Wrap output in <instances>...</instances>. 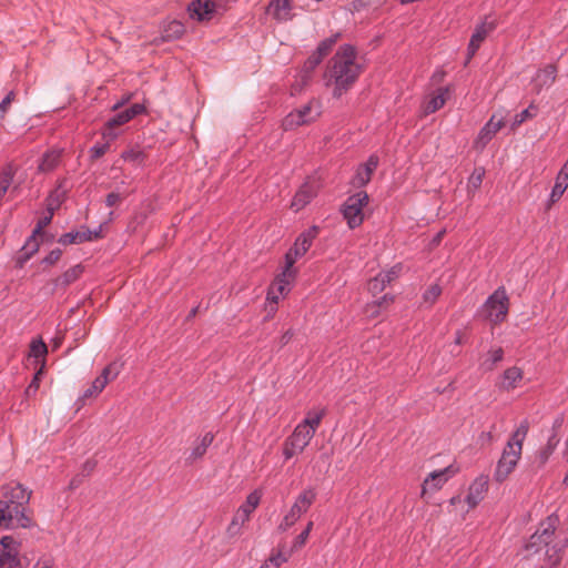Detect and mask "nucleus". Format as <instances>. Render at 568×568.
Returning a JSON list of instances; mask_svg holds the SVG:
<instances>
[{
	"label": "nucleus",
	"mask_w": 568,
	"mask_h": 568,
	"mask_svg": "<svg viewBox=\"0 0 568 568\" xmlns=\"http://www.w3.org/2000/svg\"><path fill=\"white\" fill-rule=\"evenodd\" d=\"M301 256H303V254L298 251V248H295V246L290 248L288 252L285 254V268L283 272H288L291 276H294L295 271L293 270V265L295 264L296 260Z\"/></svg>",
	"instance_id": "obj_41"
},
{
	"label": "nucleus",
	"mask_w": 568,
	"mask_h": 568,
	"mask_svg": "<svg viewBox=\"0 0 568 568\" xmlns=\"http://www.w3.org/2000/svg\"><path fill=\"white\" fill-rule=\"evenodd\" d=\"M185 32V27L182 22L173 20L168 22L162 30V41H172L180 39Z\"/></svg>",
	"instance_id": "obj_25"
},
{
	"label": "nucleus",
	"mask_w": 568,
	"mask_h": 568,
	"mask_svg": "<svg viewBox=\"0 0 568 568\" xmlns=\"http://www.w3.org/2000/svg\"><path fill=\"white\" fill-rule=\"evenodd\" d=\"M355 60V48L351 44H344L329 61L324 73V81L326 87L333 88V98H342L358 79L362 68Z\"/></svg>",
	"instance_id": "obj_1"
},
{
	"label": "nucleus",
	"mask_w": 568,
	"mask_h": 568,
	"mask_svg": "<svg viewBox=\"0 0 568 568\" xmlns=\"http://www.w3.org/2000/svg\"><path fill=\"white\" fill-rule=\"evenodd\" d=\"M394 302V296L392 295H384L381 300L374 302L373 304L367 306V312H371V315L375 316L378 314V308L381 307H387Z\"/></svg>",
	"instance_id": "obj_45"
},
{
	"label": "nucleus",
	"mask_w": 568,
	"mask_h": 568,
	"mask_svg": "<svg viewBox=\"0 0 568 568\" xmlns=\"http://www.w3.org/2000/svg\"><path fill=\"white\" fill-rule=\"evenodd\" d=\"M537 106L531 103L527 109L521 111L520 113L516 114L514 118V122L511 124L513 129H516L520 124H523L526 120L532 119L537 114Z\"/></svg>",
	"instance_id": "obj_38"
},
{
	"label": "nucleus",
	"mask_w": 568,
	"mask_h": 568,
	"mask_svg": "<svg viewBox=\"0 0 568 568\" xmlns=\"http://www.w3.org/2000/svg\"><path fill=\"white\" fill-rule=\"evenodd\" d=\"M48 353L47 345L42 339H33L30 344V356L34 358H44Z\"/></svg>",
	"instance_id": "obj_42"
},
{
	"label": "nucleus",
	"mask_w": 568,
	"mask_h": 568,
	"mask_svg": "<svg viewBox=\"0 0 568 568\" xmlns=\"http://www.w3.org/2000/svg\"><path fill=\"white\" fill-rule=\"evenodd\" d=\"M494 29L495 24L493 22H483L476 27L468 44L466 63L469 62V60L475 55L481 42Z\"/></svg>",
	"instance_id": "obj_15"
},
{
	"label": "nucleus",
	"mask_w": 568,
	"mask_h": 568,
	"mask_svg": "<svg viewBox=\"0 0 568 568\" xmlns=\"http://www.w3.org/2000/svg\"><path fill=\"white\" fill-rule=\"evenodd\" d=\"M504 126V119L496 120V115H493L490 120L481 128L478 136L474 141V148L478 151H483L488 142L496 135V133Z\"/></svg>",
	"instance_id": "obj_9"
},
{
	"label": "nucleus",
	"mask_w": 568,
	"mask_h": 568,
	"mask_svg": "<svg viewBox=\"0 0 568 568\" xmlns=\"http://www.w3.org/2000/svg\"><path fill=\"white\" fill-rule=\"evenodd\" d=\"M110 148L109 143L95 144L91 148V158L97 160L103 156Z\"/></svg>",
	"instance_id": "obj_56"
},
{
	"label": "nucleus",
	"mask_w": 568,
	"mask_h": 568,
	"mask_svg": "<svg viewBox=\"0 0 568 568\" xmlns=\"http://www.w3.org/2000/svg\"><path fill=\"white\" fill-rule=\"evenodd\" d=\"M523 369L517 366H513L504 371L499 382L497 383V386L501 390L509 392L515 389L523 381Z\"/></svg>",
	"instance_id": "obj_16"
},
{
	"label": "nucleus",
	"mask_w": 568,
	"mask_h": 568,
	"mask_svg": "<svg viewBox=\"0 0 568 568\" xmlns=\"http://www.w3.org/2000/svg\"><path fill=\"white\" fill-rule=\"evenodd\" d=\"M61 161V151L60 150H50L45 152L38 165V171L41 173H49L53 171Z\"/></svg>",
	"instance_id": "obj_21"
},
{
	"label": "nucleus",
	"mask_w": 568,
	"mask_h": 568,
	"mask_svg": "<svg viewBox=\"0 0 568 568\" xmlns=\"http://www.w3.org/2000/svg\"><path fill=\"white\" fill-rule=\"evenodd\" d=\"M213 442V435L211 433L205 434L200 442L192 448L191 454L187 458L190 463L201 458L207 450L209 446Z\"/></svg>",
	"instance_id": "obj_33"
},
{
	"label": "nucleus",
	"mask_w": 568,
	"mask_h": 568,
	"mask_svg": "<svg viewBox=\"0 0 568 568\" xmlns=\"http://www.w3.org/2000/svg\"><path fill=\"white\" fill-rule=\"evenodd\" d=\"M16 99V93L13 91H10L6 98L0 102V120H3L6 116V113L8 112L11 103Z\"/></svg>",
	"instance_id": "obj_51"
},
{
	"label": "nucleus",
	"mask_w": 568,
	"mask_h": 568,
	"mask_svg": "<svg viewBox=\"0 0 568 568\" xmlns=\"http://www.w3.org/2000/svg\"><path fill=\"white\" fill-rule=\"evenodd\" d=\"M250 519L245 517L244 513L235 511L231 523L229 524L226 528V535L230 538L237 537L242 534V527Z\"/></svg>",
	"instance_id": "obj_30"
},
{
	"label": "nucleus",
	"mask_w": 568,
	"mask_h": 568,
	"mask_svg": "<svg viewBox=\"0 0 568 568\" xmlns=\"http://www.w3.org/2000/svg\"><path fill=\"white\" fill-rule=\"evenodd\" d=\"M99 233L95 232L94 234L91 231H84V232H69L63 234L59 239V243L62 245H69V244H77V243H83L85 241H90L93 237H98Z\"/></svg>",
	"instance_id": "obj_24"
},
{
	"label": "nucleus",
	"mask_w": 568,
	"mask_h": 568,
	"mask_svg": "<svg viewBox=\"0 0 568 568\" xmlns=\"http://www.w3.org/2000/svg\"><path fill=\"white\" fill-rule=\"evenodd\" d=\"M290 558V555L284 554L282 550H278L275 554H272L270 558L260 567V568H280L282 564L286 562Z\"/></svg>",
	"instance_id": "obj_39"
},
{
	"label": "nucleus",
	"mask_w": 568,
	"mask_h": 568,
	"mask_svg": "<svg viewBox=\"0 0 568 568\" xmlns=\"http://www.w3.org/2000/svg\"><path fill=\"white\" fill-rule=\"evenodd\" d=\"M448 95L447 88H439L436 92L429 98V100L424 105V113L430 114L439 110L446 103Z\"/></svg>",
	"instance_id": "obj_22"
},
{
	"label": "nucleus",
	"mask_w": 568,
	"mask_h": 568,
	"mask_svg": "<svg viewBox=\"0 0 568 568\" xmlns=\"http://www.w3.org/2000/svg\"><path fill=\"white\" fill-rule=\"evenodd\" d=\"M402 271L400 264L394 265L388 271L378 273L381 277L384 280V282L388 285L394 280H396L399 276V273Z\"/></svg>",
	"instance_id": "obj_48"
},
{
	"label": "nucleus",
	"mask_w": 568,
	"mask_h": 568,
	"mask_svg": "<svg viewBox=\"0 0 568 568\" xmlns=\"http://www.w3.org/2000/svg\"><path fill=\"white\" fill-rule=\"evenodd\" d=\"M314 429L305 428L304 425H297L290 437L291 445L297 449L304 450L314 437Z\"/></svg>",
	"instance_id": "obj_19"
},
{
	"label": "nucleus",
	"mask_w": 568,
	"mask_h": 568,
	"mask_svg": "<svg viewBox=\"0 0 568 568\" xmlns=\"http://www.w3.org/2000/svg\"><path fill=\"white\" fill-rule=\"evenodd\" d=\"M293 277L294 276H291L288 272H282L270 286L267 292V301L272 304L271 312L276 311L274 305L277 304L281 296L288 292V285Z\"/></svg>",
	"instance_id": "obj_10"
},
{
	"label": "nucleus",
	"mask_w": 568,
	"mask_h": 568,
	"mask_svg": "<svg viewBox=\"0 0 568 568\" xmlns=\"http://www.w3.org/2000/svg\"><path fill=\"white\" fill-rule=\"evenodd\" d=\"M558 523L559 519L555 515L547 517L546 520L540 523L539 528L530 536L525 546L526 558L537 556L539 559H548L551 564L558 560L554 558L557 556L559 549L556 545H551Z\"/></svg>",
	"instance_id": "obj_3"
},
{
	"label": "nucleus",
	"mask_w": 568,
	"mask_h": 568,
	"mask_svg": "<svg viewBox=\"0 0 568 568\" xmlns=\"http://www.w3.org/2000/svg\"><path fill=\"white\" fill-rule=\"evenodd\" d=\"M567 187H568V173H566L564 171H559L556 176L555 185L550 193L548 206H550L551 204L559 201L560 197L562 196V194L565 193V191L567 190Z\"/></svg>",
	"instance_id": "obj_23"
},
{
	"label": "nucleus",
	"mask_w": 568,
	"mask_h": 568,
	"mask_svg": "<svg viewBox=\"0 0 568 568\" xmlns=\"http://www.w3.org/2000/svg\"><path fill=\"white\" fill-rule=\"evenodd\" d=\"M293 336H294V332H293V329H291V328H290V329H287V331H286V332L281 336V338H280V346H281V347H283V346L287 345V344L291 342V339L293 338Z\"/></svg>",
	"instance_id": "obj_63"
},
{
	"label": "nucleus",
	"mask_w": 568,
	"mask_h": 568,
	"mask_svg": "<svg viewBox=\"0 0 568 568\" xmlns=\"http://www.w3.org/2000/svg\"><path fill=\"white\" fill-rule=\"evenodd\" d=\"M83 273V266L77 264L67 270L62 275L53 280V292L65 290L70 284L74 283Z\"/></svg>",
	"instance_id": "obj_18"
},
{
	"label": "nucleus",
	"mask_w": 568,
	"mask_h": 568,
	"mask_svg": "<svg viewBox=\"0 0 568 568\" xmlns=\"http://www.w3.org/2000/svg\"><path fill=\"white\" fill-rule=\"evenodd\" d=\"M504 358V349L501 347H491L485 355L483 362L480 363V367L490 372L494 371L496 365L501 362Z\"/></svg>",
	"instance_id": "obj_26"
},
{
	"label": "nucleus",
	"mask_w": 568,
	"mask_h": 568,
	"mask_svg": "<svg viewBox=\"0 0 568 568\" xmlns=\"http://www.w3.org/2000/svg\"><path fill=\"white\" fill-rule=\"evenodd\" d=\"M97 466V462L93 460V459H88L84 464H83V468H82V473L83 475H90L94 468Z\"/></svg>",
	"instance_id": "obj_62"
},
{
	"label": "nucleus",
	"mask_w": 568,
	"mask_h": 568,
	"mask_svg": "<svg viewBox=\"0 0 568 568\" xmlns=\"http://www.w3.org/2000/svg\"><path fill=\"white\" fill-rule=\"evenodd\" d=\"M317 235V227L313 226L306 232L302 233L295 241L294 246L304 255L312 245L313 240Z\"/></svg>",
	"instance_id": "obj_31"
},
{
	"label": "nucleus",
	"mask_w": 568,
	"mask_h": 568,
	"mask_svg": "<svg viewBox=\"0 0 568 568\" xmlns=\"http://www.w3.org/2000/svg\"><path fill=\"white\" fill-rule=\"evenodd\" d=\"M325 415H326L325 408L310 410V412H307L305 419L302 423H300L298 425H304L305 428L314 429V434H315L317 427L320 426V424Z\"/></svg>",
	"instance_id": "obj_35"
},
{
	"label": "nucleus",
	"mask_w": 568,
	"mask_h": 568,
	"mask_svg": "<svg viewBox=\"0 0 568 568\" xmlns=\"http://www.w3.org/2000/svg\"><path fill=\"white\" fill-rule=\"evenodd\" d=\"M34 568H53V560L50 558H41L37 561Z\"/></svg>",
	"instance_id": "obj_64"
},
{
	"label": "nucleus",
	"mask_w": 568,
	"mask_h": 568,
	"mask_svg": "<svg viewBox=\"0 0 568 568\" xmlns=\"http://www.w3.org/2000/svg\"><path fill=\"white\" fill-rule=\"evenodd\" d=\"M559 443V439L557 437L556 434H552L546 446L540 450L539 453V459H540V463L544 465L547 463V460L549 459V457L551 456V454L555 452L557 445Z\"/></svg>",
	"instance_id": "obj_37"
},
{
	"label": "nucleus",
	"mask_w": 568,
	"mask_h": 568,
	"mask_svg": "<svg viewBox=\"0 0 568 568\" xmlns=\"http://www.w3.org/2000/svg\"><path fill=\"white\" fill-rule=\"evenodd\" d=\"M452 466L446 467L442 470L433 471L423 483L422 497H424L428 490H438L448 480Z\"/></svg>",
	"instance_id": "obj_17"
},
{
	"label": "nucleus",
	"mask_w": 568,
	"mask_h": 568,
	"mask_svg": "<svg viewBox=\"0 0 568 568\" xmlns=\"http://www.w3.org/2000/svg\"><path fill=\"white\" fill-rule=\"evenodd\" d=\"M61 255L62 251L60 248H54L43 258V263L53 265L60 260Z\"/></svg>",
	"instance_id": "obj_60"
},
{
	"label": "nucleus",
	"mask_w": 568,
	"mask_h": 568,
	"mask_svg": "<svg viewBox=\"0 0 568 568\" xmlns=\"http://www.w3.org/2000/svg\"><path fill=\"white\" fill-rule=\"evenodd\" d=\"M387 284L384 282L379 274H377L368 282V291L374 295L383 292Z\"/></svg>",
	"instance_id": "obj_47"
},
{
	"label": "nucleus",
	"mask_w": 568,
	"mask_h": 568,
	"mask_svg": "<svg viewBox=\"0 0 568 568\" xmlns=\"http://www.w3.org/2000/svg\"><path fill=\"white\" fill-rule=\"evenodd\" d=\"M113 367V364L105 366L101 375L92 382L93 388L99 393H101L105 386L118 376L119 372L114 371Z\"/></svg>",
	"instance_id": "obj_27"
},
{
	"label": "nucleus",
	"mask_w": 568,
	"mask_h": 568,
	"mask_svg": "<svg viewBox=\"0 0 568 568\" xmlns=\"http://www.w3.org/2000/svg\"><path fill=\"white\" fill-rule=\"evenodd\" d=\"M489 478L487 475H479L469 486L466 503L469 508H475L488 491Z\"/></svg>",
	"instance_id": "obj_11"
},
{
	"label": "nucleus",
	"mask_w": 568,
	"mask_h": 568,
	"mask_svg": "<svg viewBox=\"0 0 568 568\" xmlns=\"http://www.w3.org/2000/svg\"><path fill=\"white\" fill-rule=\"evenodd\" d=\"M442 294V287L438 284L430 285L423 294V301L433 305Z\"/></svg>",
	"instance_id": "obj_44"
},
{
	"label": "nucleus",
	"mask_w": 568,
	"mask_h": 568,
	"mask_svg": "<svg viewBox=\"0 0 568 568\" xmlns=\"http://www.w3.org/2000/svg\"><path fill=\"white\" fill-rule=\"evenodd\" d=\"M216 4L211 0H194L187 6V12L192 19L209 21L213 18Z\"/></svg>",
	"instance_id": "obj_13"
},
{
	"label": "nucleus",
	"mask_w": 568,
	"mask_h": 568,
	"mask_svg": "<svg viewBox=\"0 0 568 568\" xmlns=\"http://www.w3.org/2000/svg\"><path fill=\"white\" fill-rule=\"evenodd\" d=\"M484 310L486 317L493 324L503 323L508 314L509 298L507 296L505 287H498L485 302Z\"/></svg>",
	"instance_id": "obj_5"
},
{
	"label": "nucleus",
	"mask_w": 568,
	"mask_h": 568,
	"mask_svg": "<svg viewBox=\"0 0 568 568\" xmlns=\"http://www.w3.org/2000/svg\"><path fill=\"white\" fill-rule=\"evenodd\" d=\"M145 112V106L140 103H134L130 108L116 113L114 116L108 120L103 130V136L109 139H115L116 133L113 131L115 128L121 126L139 114Z\"/></svg>",
	"instance_id": "obj_7"
},
{
	"label": "nucleus",
	"mask_w": 568,
	"mask_h": 568,
	"mask_svg": "<svg viewBox=\"0 0 568 568\" xmlns=\"http://www.w3.org/2000/svg\"><path fill=\"white\" fill-rule=\"evenodd\" d=\"M485 175V170L483 168L475 169L469 178V185L474 189H478Z\"/></svg>",
	"instance_id": "obj_49"
},
{
	"label": "nucleus",
	"mask_w": 568,
	"mask_h": 568,
	"mask_svg": "<svg viewBox=\"0 0 568 568\" xmlns=\"http://www.w3.org/2000/svg\"><path fill=\"white\" fill-rule=\"evenodd\" d=\"M338 37H339V34H335L327 39H324L323 41L320 42L315 52L321 54V57L325 58L331 52V50L334 47V44L336 43Z\"/></svg>",
	"instance_id": "obj_43"
},
{
	"label": "nucleus",
	"mask_w": 568,
	"mask_h": 568,
	"mask_svg": "<svg viewBox=\"0 0 568 568\" xmlns=\"http://www.w3.org/2000/svg\"><path fill=\"white\" fill-rule=\"evenodd\" d=\"M298 519L293 516L291 513H287L281 524L278 525V530L286 531L288 528H291Z\"/></svg>",
	"instance_id": "obj_57"
},
{
	"label": "nucleus",
	"mask_w": 568,
	"mask_h": 568,
	"mask_svg": "<svg viewBox=\"0 0 568 568\" xmlns=\"http://www.w3.org/2000/svg\"><path fill=\"white\" fill-rule=\"evenodd\" d=\"M144 158V154L141 150L138 149H131L128 151H124L122 153V159L130 162H139L142 161Z\"/></svg>",
	"instance_id": "obj_53"
},
{
	"label": "nucleus",
	"mask_w": 568,
	"mask_h": 568,
	"mask_svg": "<svg viewBox=\"0 0 568 568\" xmlns=\"http://www.w3.org/2000/svg\"><path fill=\"white\" fill-rule=\"evenodd\" d=\"M301 256H303V254L298 251V248H295V246L290 248L288 252L285 254V268L283 272H288L291 276H294L295 271L293 270V265L295 264L296 260Z\"/></svg>",
	"instance_id": "obj_40"
},
{
	"label": "nucleus",
	"mask_w": 568,
	"mask_h": 568,
	"mask_svg": "<svg viewBox=\"0 0 568 568\" xmlns=\"http://www.w3.org/2000/svg\"><path fill=\"white\" fill-rule=\"evenodd\" d=\"M50 212H49V215L40 219L37 223V226L36 229L33 230L32 234L33 236H38V235H41L42 234V230L48 225L50 224L51 220H52V210L49 207Z\"/></svg>",
	"instance_id": "obj_54"
},
{
	"label": "nucleus",
	"mask_w": 568,
	"mask_h": 568,
	"mask_svg": "<svg viewBox=\"0 0 568 568\" xmlns=\"http://www.w3.org/2000/svg\"><path fill=\"white\" fill-rule=\"evenodd\" d=\"M305 124H307L306 120H304V118L301 114H298V112L296 110H293L292 112H290L282 121V128L285 131L295 130L298 126L305 125Z\"/></svg>",
	"instance_id": "obj_36"
},
{
	"label": "nucleus",
	"mask_w": 568,
	"mask_h": 568,
	"mask_svg": "<svg viewBox=\"0 0 568 568\" xmlns=\"http://www.w3.org/2000/svg\"><path fill=\"white\" fill-rule=\"evenodd\" d=\"M371 179L372 174L359 166L353 178V185L356 187L365 186L371 181Z\"/></svg>",
	"instance_id": "obj_46"
},
{
	"label": "nucleus",
	"mask_w": 568,
	"mask_h": 568,
	"mask_svg": "<svg viewBox=\"0 0 568 568\" xmlns=\"http://www.w3.org/2000/svg\"><path fill=\"white\" fill-rule=\"evenodd\" d=\"M43 374V367H41L33 376L31 383L26 389V395L31 396L34 395L39 388L40 385V377Z\"/></svg>",
	"instance_id": "obj_52"
},
{
	"label": "nucleus",
	"mask_w": 568,
	"mask_h": 568,
	"mask_svg": "<svg viewBox=\"0 0 568 568\" xmlns=\"http://www.w3.org/2000/svg\"><path fill=\"white\" fill-rule=\"evenodd\" d=\"M123 199L124 197L120 193L111 192L106 195L105 204L106 206L112 207L122 202Z\"/></svg>",
	"instance_id": "obj_61"
},
{
	"label": "nucleus",
	"mask_w": 568,
	"mask_h": 568,
	"mask_svg": "<svg viewBox=\"0 0 568 568\" xmlns=\"http://www.w3.org/2000/svg\"><path fill=\"white\" fill-rule=\"evenodd\" d=\"M298 114H301L306 123L314 122L321 115V105L316 100H311L305 105L296 109Z\"/></svg>",
	"instance_id": "obj_29"
},
{
	"label": "nucleus",
	"mask_w": 568,
	"mask_h": 568,
	"mask_svg": "<svg viewBox=\"0 0 568 568\" xmlns=\"http://www.w3.org/2000/svg\"><path fill=\"white\" fill-rule=\"evenodd\" d=\"M528 430L529 423L524 419L507 442L494 473L497 483L505 481L517 466Z\"/></svg>",
	"instance_id": "obj_4"
},
{
	"label": "nucleus",
	"mask_w": 568,
	"mask_h": 568,
	"mask_svg": "<svg viewBox=\"0 0 568 568\" xmlns=\"http://www.w3.org/2000/svg\"><path fill=\"white\" fill-rule=\"evenodd\" d=\"M292 7L290 0H274L268 6V13L278 21H287L292 19Z\"/></svg>",
	"instance_id": "obj_20"
},
{
	"label": "nucleus",
	"mask_w": 568,
	"mask_h": 568,
	"mask_svg": "<svg viewBox=\"0 0 568 568\" xmlns=\"http://www.w3.org/2000/svg\"><path fill=\"white\" fill-rule=\"evenodd\" d=\"M378 166V158L376 155H371L368 160L361 165V168L365 169L368 173L373 175L375 170Z\"/></svg>",
	"instance_id": "obj_58"
},
{
	"label": "nucleus",
	"mask_w": 568,
	"mask_h": 568,
	"mask_svg": "<svg viewBox=\"0 0 568 568\" xmlns=\"http://www.w3.org/2000/svg\"><path fill=\"white\" fill-rule=\"evenodd\" d=\"M30 500L28 493L20 484L11 488L9 495L0 500V524L30 528L32 518L26 513V505Z\"/></svg>",
	"instance_id": "obj_2"
},
{
	"label": "nucleus",
	"mask_w": 568,
	"mask_h": 568,
	"mask_svg": "<svg viewBox=\"0 0 568 568\" xmlns=\"http://www.w3.org/2000/svg\"><path fill=\"white\" fill-rule=\"evenodd\" d=\"M317 194V185L314 182H305L295 193L291 207L298 212L304 209Z\"/></svg>",
	"instance_id": "obj_14"
},
{
	"label": "nucleus",
	"mask_w": 568,
	"mask_h": 568,
	"mask_svg": "<svg viewBox=\"0 0 568 568\" xmlns=\"http://www.w3.org/2000/svg\"><path fill=\"white\" fill-rule=\"evenodd\" d=\"M0 568H23L19 558V544L11 536L0 539Z\"/></svg>",
	"instance_id": "obj_8"
},
{
	"label": "nucleus",
	"mask_w": 568,
	"mask_h": 568,
	"mask_svg": "<svg viewBox=\"0 0 568 568\" xmlns=\"http://www.w3.org/2000/svg\"><path fill=\"white\" fill-rule=\"evenodd\" d=\"M308 535H307V531H302L294 540L293 545H292V548L290 550V552L287 555H292V552L301 549L307 541L308 539Z\"/></svg>",
	"instance_id": "obj_55"
},
{
	"label": "nucleus",
	"mask_w": 568,
	"mask_h": 568,
	"mask_svg": "<svg viewBox=\"0 0 568 568\" xmlns=\"http://www.w3.org/2000/svg\"><path fill=\"white\" fill-rule=\"evenodd\" d=\"M557 72L558 70L555 64H547L545 68L539 69L531 80L535 93L539 94L544 89L550 88L556 81Z\"/></svg>",
	"instance_id": "obj_12"
},
{
	"label": "nucleus",
	"mask_w": 568,
	"mask_h": 568,
	"mask_svg": "<svg viewBox=\"0 0 568 568\" xmlns=\"http://www.w3.org/2000/svg\"><path fill=\"white\" fill-rule=\"evenodd\" d=\"M316 489L313 487H307L298 494L294 503L297 504L302 510L307 511L316 500Z\"/></svg>",
	"instance_id": "obj_34"
},
{
	"label": "nucleus",
	"mask_w": 568,
	"mask_h": 568,
	"mask_svg": "<svg viewBox=\"0 0 568 568\" xmlns=\"http://www.w3.org/2000/svg\"><path fill=\"white\" fill-rule=\"evenodd\" d=\"M303 450L295 448L291 445V440L286 439L283 447V455L285 459L292 458L294 455L302 453Z\"/></svg>",
	"instance_id": "obj_59"
},
{
	"label": "nucleus",
	"mask_w": 568,
	"mask_h": 568,
	"mask_svg": "<svg viewBox=\"0 0 568 568\" xmlns=\"http://www.w3.org/2000/svg\"><path fill=\"white\" fill-rule=\"evenodd\" d=\"M369 197L365 191H359L347 197L343 205V216L351 229L359 226L364 221L363 209L368 204Z\"/></svg>",
	"instance_id": "obj_6"
},
{
	"label": "nucleus",
	"mask_w": 568,
	"mask_h": 568,
	"mask_svg": "<svg viewBox=\"0 0 568 568\" xmlns=\"http://www.w3.org/2000/svg\"><path fill=\"white\" fill-rule=\"evenodd\" d=\"M23 250H26L24 260H29L32 256V254H34L39 250L37 236H33L32 234L27 241Z\"/></svg>",
	"instance_id": "obj_50"
},
{
	"label": "nucleus",
	"mask_w": 568,
	"mask_h": 568,
	"mask_svg": "<svg viewBox=\"0 0 568 568\" xmlns=\"http://www.w3.org/2000/svg\"><path fill=\"white\" fill-rule=\"evenodd\" d=\"M324 58L315 51L308 57V59L304 62L302 68V82L306 84L311 79L312 72L316 69V67L322 62Z\"/></svg>",
	"instance_id": "obj_32"
},
{
	"label": "nucleus",
	"mask_w": 568,
	"mask_h": 568,
	"mask_svg": "<svg viewBox=\"0 0 568 568\" xmlns=\"http://www.w3.org/2000/svg\"><path fill=\"white\" fill-rule=\"evenodd\" d=\"M262 498V493L258 489L253 490L246 497V500L237 508V511L244 513L245 517L250 519L252 513L257 508Z\"/></svg>",
	"instance_id": "obj_28"
}]
</instances>
